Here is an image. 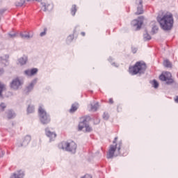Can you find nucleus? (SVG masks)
Instances as JSON below:
<instances>
[{
  "mask_svg": "<svg viewBox=\"0 0 178 178\" xmlns=\"http://www.w3.org/2000/svg\"><path fill=\"white\" fill-rule=\"evenodd\" d=\"M157 22L163 30L165 31L172 30L174 23L173 15L170 13H166L162 16L157 17Z\"/></svg>",
  "mask_w": 178,
  "mask_h": 178,
  "instance_id": "obj_1",
  "label": "nucleus"
},
{
  "mask_svg": "<svg viewBox=\"0 0 178 178\" xmlns=\"http://www.w3.org/2000/svg\"><path fill=\"white\" fill-rule=\"evenodd\" d=\"M118 143V137L114 138L113 144L110 145L108 152L107 153L108 159H112L115 156L120 155V148H122V142Z\"/></svg>",
  "mask_w": 178,
  "mask_h": 178,
  "instance_id": "obj_2",
  "label": "nucleus"
},
{
  "mask_svg": "<svg viewBox=\"0 0 178 178\" xmlns=\"http://www.w3.org/2000/svg\"><path fill=\"white\" fill-rule=\"evenodd\" d=\"M147 69V65L143 62H137L134 66L129 67V73L131 76H136V74H143L145 73Z\"/></svg>",
  "mask_w": 178,
  "mask_h": 178,
  "instance_id": "obj_3",
  "label": "nucleus"
},
{
  "mask_svg": "<svg viewBox=\"0 0 178 178\" xmlns=\"http://www.w3.org/2000/svg\"><path fill=\"white\" fill-rule=\"evenodd\" d=\"M58 147L60 149H63L64 151H67V152H71L72 154H76L77 149V144L74 141H64L59 144Z\"/></svg>",
  "mask_w": 178,
  "mask_h": 178,
  "instance_id": "obj_4",
  "label": "nucleus"
},
{
  "mask_svg": "<svg viewBox=\"0 0 178 178\" xmlns=\"http://www.w3.org/2000/svg\"><path fill=\"white\" fill-rule=\"evenodd\" d=\"M39 118L41 123L42 124H48L49 122H51V117L49 114L45 111V108H44L43 105H40L38 108Z\"/></svg>",
  "mask_w": 178,
  "mask_h": 178,
  "instance_id": "obj_5",
  "label": "nucleus"
},
{
  "mask_svg": "<svg viewBox=\"0 0 178 178\" xmlns=\"http://www.w3.org/2000/svg\"><path fill=\"white\" fill-rule=\"evenodd\" d=\"M23 84H24L23 79L19 76H17L13 78L10 82L9 87L13 91H19V90H20V88H22L23 86Z\"/></svg>",
  "mask_w": 178,
  "mask_h": 178,
  "instance_id": "obj_6",
  "label": "nucleus"
},
{
  "mask_svg": "<svg viewBox=\"0 0 178 178\" xmlns=\"http://www.w3.org/2000/svg\"><path fill=\"white\" fill-rule=\"evenodd\" d=\"M159 79L161 81H165L166 84H172V83H173V79H172V74H170V72H163L159 76Z\"/></svg>",
  "mask_w": 178,
  "mask_h": 178,
  "instance_id": "obj_7",
  "label": "nucleus"
},
{
  "mask_svg": "<svg viewBox=\"0 0 178 178\" xmlns=\"http://www.w3.org/2000/svg\"><path fill=\"white\" fill-rule=\"evenodd\" d=\"M143 22L144 17H139L138 19L133 20L131 24L134 30H140V29H141V26H143Z\"/></svg>",
  "mask_w": 178,
  "mask_h": 178,
  "instance_id": "obj_8",
  "label": "nucleus"
},
{
  "mask_svg": "<svg viewBox=\"0 0 178 178\" xmlns=\"http://www.w3.org/2000/svg\"><path fill=\"white\" fill-rule=\"evenodd\" d=\"M30 141H31V136L26 135L22 138V140L17 143V147L19 148H20V147H27V145L30 144Z\"/></svg>",
  "mask_w": 178,
  "mask_h": 178,
  "instance_id": "obj_9",
  "label": "nucleus"
},
{
  "mask_svg": "<svg viewBox=\"0 0 178 178\" xmlns=\"http://www.w3.org/2000/svg\"><path fill=\"white\" fill-rule=\"evenodd\" d=\"M83 129H85V131L87 133L92 131V128L90 127L86 120H83L82 122H80L79 124V130H83Z\"/></svg>",
  "mask_w": 178,
  "mask_h": 178,
  "instance_id": "obj_10",
  "label": "nucleus"
},
{
  "mask_svg": "<svg viewBox=\"0 0 178 178\" xmlns=\"http://www.w3.org/2000/svg\"><path fill=\"white\" fill-rule=\"evenodd\" d=\"M38 73V68L28 69L24 72V74L27 77H33Z\"/></svg>",
  "mask_w": 178,
  "mask_h": 178,
  "instance_id": "obj_11",
  "label": "nucleus"
},
{
  "mask_svg": "<svg viewBox=\"0 0 178 178\" xmlns=\"http://www.w3.org/2000/svg\"><path fill=\"white\" fill-rule=\"evenodd\" d=\"M41 5L44 12H47V10H52V9H54V4H52L51 1L42 2Z\"/></svg>",
  "mask_w": 178,
  "mask_h": 178,
  "instance_id": "obj_12",
  "label": "nucleus"
},
{
  "mask_svg": "<svg viewBox=\"0 0 178 178\" xmlns=\"http://www.w3.org/2000/svg\"><path fill=\"white\" fill-rule=\"evenodd\" d=\"M27 62H29V57L27 56H23L17 59V64L19 66H24V65H27Z\"/></svg>",
  "mask_w": 178,
  "mask_h": 178,
  "instance_id": "obj_13",
  "label": "nucleus"
},
{
  "mask_svg": "<svg viewBox=\"0 0 178 178\" xmlns=\"http://www.w3.org/2000/svg\"><path fill=\"white\" fill-rule=\"evenodd\" d=\"M45 131L46 136H47L49 138H50V141H54V140L56 138V133L51 131V129H49V128H47Z\"/></svg>",
  "mask_w": 178,
  "mask_h": 178,
  "instance_id": "obj_14",
  "label": "nucleus"
},
{
  "mask_svg": "<svg viewBox=\"0 0 178 178\" xmlns=\"http://www.w3.org/2000/svg\"><path fill=\"white\" fill-rule=\"evenodd\" d=\"M10 178H24V171L19 170L13 173Z\"/></svg>",
  "mask_w": 178,
  "mask_h": 178,
  "instance_id": "obj_15",
  "label": "nucleus"
},
{
  "mask_svg": "<svg viewBox=\"0 0 178 178\" xmlns=\"http://www.w3.org/2000/svg\"><path fill=\"white\" fill-rule=\"evenodd\" d=\"M37 81H38V79L37 78L31 81V82L26 87V92H31V90H34V86L37 84Z\"/></svg>",
  "mask_w": 178,
  "mask_h": 178,
  "instance_id": "obj_16",
  "label": "nucleus"
},
{
  "mask_svg": "<svg viewBox=\"0 0 178 178\" xmlns=\"http://www.w3.org/2000/svg\"><path fill=\"white\" fill-rule=\"evenodd\" d=\"M136 3L137 5L136 15H142L143 10V0H136Z\"/></svg>",
  "mask_w": 178,
  "mask_h": 178,
  "instance_id": "obj_17",
  "label": "nucleus"
},
{
  "mask_svg": "<svg viewBox=\"0 0 178 178\" xmlns=\"http://www.w3.org/2000/svg\"><path fill=\"white\" fill-rule=\"evenodd\" d=\"M20 36L23 40H29V38H33V34H31L30 33H21Z\"/></svg>",
  "mask_w": 178,
  "mask_h": 178,
  "instance_id": "obj_18",
  "label": "nucleus"
},
{
  "mask_svg": "<svg viewBox=\"0 0 178 178\" xmlns=\"http://www.w3.org/2000/svg\"><path fill=\"white\" fill-rule=\"evenodd\" d=\"M78 108H79V104L75 103V104L72 105V107L70 110V112L71 113H73L74 112H76V111H77Z\"/></svg>",
  "mask_w": 178,
  "mask_h": 178,
  "instance_id": "obj_19",
  "label": "nucleus"
},
{
  "mask_svg": "<svg viewBox=\"0 0 178 178\" xmlns=\"http://www.w3.org/2000/svg\"><path fill=\"white\" fill-rule=\"evenodd\" d=\"M6 90V86L2 83H0V97H2V92Z\"/></svg>",
  "mask_w": 178,
  "mask_h": 178,
  "instance_id": "obj_20",
  "label": "nucleus"
},
{
  "mask_svg": "<svg viewBox=\"0 0 178 178\" xmlns=\"http://www.w3.org/2000/svg\"><path fill=\"white\" fill-rule=\"evenodd\" d=\"M15 116H16V114H15V113L12 111H8L7 112V118L8 119H12L13 118H15Z\"/></svg>",
  "mask_w": 178,
  "mask_h": 178,
  "instance_id": "obj_21",
  "label": "nucleus"
},
{
  "mask_svg": "<svg viewBox=\"0 0 178 178\" xmlns=\"http://www.w3.org/2000/svg\"><path fill=\"white\" fill-rule=\"evenodd\" d=\"M99 108V104L98 103H95V104H90L91 111H95Z\"/></svg>",
  "mask_w": 178,
  "mask_h": 178,
  "instance_id": "obj_22",
  "label": "nucleus"
},
{
  "mask_svg": "<svg viewBox=\"0 0 178 178\" xmlns=\"http://www.w3.org/2000/svg\"><path fill=\"white\" fill-rule=\"evenodd\" d=\"M143 40L144 41H149V40H151V35L148 34V32H145L143 34Z\"/></svg>",
  "mask_w": 178,
  "mask_h": 178,
  "instance_id": "obj_23",
  "label": "nucleus"
},
{
  "mask_svg": "<svg viewBox=\"0 0 178 178\" xmlns=\"http://www.w3.org/2000/svg\"><path fill=\"white\" fill-rule=\"evenodd\" d=\"M28 113H33L34 112V106L33 104H29L27 108Z\"/></svg>",
  "mask_w": 178,
  "mask_h": 178,
  "instance_id": "obj_24",
  "label": "nucleus"
},
{
  "mask_svg": "<svg viewBox=\"0 0 178 178\" xmlns=\"http://www.w3.org/2000/svg\"><path fill=\"white\" fill-rule=\"evenodd\" d=\"M163 66H165V67H172V64L170 63V61L165 60L163 61Z\"/></svg>",
  "mask_w": 178,
  "mask_h": 178,
  "instance_id": "obj_25",
  "label": "nucleus"
},
{
  "mask_svg": "<svg viewBox=\"0 0 178 178\" xmlns=\"http://www.w3.org/2000/svg\"><path fill=\"white\" fill-rule=\"evenodd\" d=\"M76 12H77V8H76V5H73L71 8V13L72 16H74L76 15Z\"/></svg>",
  "mask_w": 178,
  "mask_h": 178,
  "instance_id": "obj_26",
  "label": "nucleus"
},
{
  "mask_svg": "<svg viewBox=\"0 0 178 178\" xmlns=\"http://www.w3.org/2000/svg\"><path fill=\"white\" fill-rule=\"evenodd\" d=\"M158 26H156V24H154L153 26H152V33L153 34H155L156 33H158Z\"/></svg>",
  "mask_w": 178,
  "mask_h": 178,
  "instance_id": "obj_27",
  "label": "nucleus"
},
{
  "mask_svg": "<svg viewBox=\"0 0 178 178\" xmlns=\"http://www.w3.org/2000/svg\"><path fill=\"white\" fill-rule=\"evenodd\" d=\"M8 59H9V56L6 55L3 57H0V62H8Z\"/></svg>",
  "mask_w": 178,
  "mask_h": 178,
  "instance_id": "obj_28",
  "label": "nucleus"
},
{
  "mask_svg": "<svg viewBox=\"0 0 178 178\" xmlns=\"http://www.w3.org/2000/svg\"><path fill=\"white\" fill-rule=\"evenodd\" d=\"M25 2H26V0H20L19 1H17L16 6H23Z\"/></svg>",
  "mask_w": 178,
  "mask_h": 178,
  "instance_id": "obj_29",
  "label": "nucleus"
},
{
  "mask_svg": "<svg viewBox=\"0 0 178 178\" xmlns=\"http://www.w3.org/2000/svg\"><path fill=\"white\" fill-rule=\"evenodd\" d=\"M152 86L154 87V88H158V87H159V83H158V81H156V80H153Z\"/></svg>",
  "mask_w": 178,
  "mask_h": 178,
  "instance_id": "obj_30",
  "label": "nucleus"
},
{
  "mask_svg": "<svg viewBox=\"0 0 178 178\" xmlns=\"http://www.w3.org/2000/svg\"><path fill=\"white\" fill-rule=\"evenodd\" d=\"M6 108V104H5V103L0 104V112H3Z\"/></svg>",
  "mask_w": 178,
  "mask_h": 178,
  "instance_id": "obj_31",
  "label": "nucleus"
},
{
  "mask_svg": "<svg viewBox=\"0 0 178 178\" xmlns=\"http://www.w3.org/2000/svg\"><path fill=\"white\" fill-rule=\"evenodd\" d=\"M74 38V36L73 35H70L67 38V41H68V42H70L71 41H73Z\"/></svg>",
  "mask_w": 178,
  "mask_h": 178,
  "instance_id": "obj_32",
  "label": "nucleus"
},
{
  "mask_svg": "<svg viewBox=\"0 0 178 178\" xmlns=\"http://www.w3.org/2000/svg\"><path fill=\"white\" fill-rule=\"evenodd\" d=\"M103 119H104V120H108L109 119V114H108V113H104L103 114Z\"/></svg>",
  "mask_w": 178,
  "mask_h": 178,
  "instance_id": "obj_33",
  "label": "nucleus"
},
{
  "mask_svg": "<svg viewBox=\"0 0 178 178\" xmlns=\"http://www.w3.org/2000/svg\"><path fill=\"white\" fill-rule=\"evenodd\" d=\"M4 155H5V151L2 150V149L0 148V158H3Z\"/></svg>",
  "mask_w": 178,
  "mask_h": 178,
  "instance_id": "obj_34",
  "label": "nucleus"
},
{
  "mask_svg": "<svg viewBox=\"0 0 178 178\" xmlns=\"http://www.w3.org/2000/svg\"><path fill=\"white\" fill-rule=\"evenodd\" d=\"M8 37L10 38H15V37H16V34L15 33H13V34L8 33Z\"/></svg>",
  "mask_w": 178,
  "mask_h": 178,
  "instance_id": "obj_35",
  "label": "nucleus"
},
{
  "mask_svg": "<svg viewBox=\"0 0 178 178\" xmlns=\"http://www.w3.org/2000/svg\"><path fill=\"white\" fill-rule=\"evenodd\" d=\"M131 51H132L133 54H136V52H137V48L136 47H132Z\"/></svg>",
  "mask_w": 178,
  "mask_h": 178,
  "instance_id": "obj_36",
  "label": "nucleus"
},
{
  "mask_svg": "<svg viewBox=\"0 0 178 178\" xmlns=\"http://www.w3.org/2000/svg\"><path fill=\"white\" fill-rule=\"evenodd\" d=\"M47 34V32L45 31H44L43 32L40 33V37H44V35H45Z\"/></svg>",
  "mask_w": 178,
  "mask_h": 178,
  "instance_id": "obj_37",
  "label": "nucleus"
},
{
  "mask_svg": "<svg viewBox=\"0 0 178 178\" xmlns=\"http://www.w3.org/2000/svg\"><path fill=\"white\" fill-rule=\"evenodd\" d=\"M3 73H5V70H3V69H0V76H2V74H3Z\"/></svg>",
  "mask_w": 178,
  "mask_h": 178,
  "instance_id": "obj_38",
  "label": "nucleus"
},
{
  "mask_svg": "<svg viewBox=\"0 0 178 178\" xmlns=\"http://www.w3.org/2000/svg\"><path fill=\"white\" fill-rule=\"evenodd\" d=\"M113 66H115V67H118V66H119V64H116V63H112Z\"/></svg>",
  "mask_w": 178,
  "mask_h": 178,
  "instance_id": "obj_39",
  "label": "nucleus"
},
{
  "mask_svg": "<svg viewBox=\"0 0 178 178\" xmlns=\"http://www.w3.org/2000/svg\"><path fill=\"white\" fill-rule=\"evenodd\" d=\"M109 104H113V99H109Z\"/></svg>",
  "mask_w": 178,
  "mask_h": 178,
  "instance_id": "obj_40",
  "label": "nucleus"
},
{
  "mask_svg": "<svg viewBox=\"0 0 178 178\" xmlns=\"http://www.w3.org/2000/svg\"><path fill=\"white\" fill-rule=\"evenodd\" d=\"M175 101L178 104V96L176 97V98L175 99Z\"/></svg>",
  "mask_w": 178,
  "mask_h": 178,
  "instance_id": "obj_41",
  "label": "nucleus"
},
{
  "mask_svg": "<svg viewBox=\"0 0 178 178\" xmlns=\"http://www.w3.org/2000/svg\"><path fill=\"white\" fill-rule=\"evenodd\" d=\"M81 35H83V37H84V35H86V33H84V32H81Z\"/></svg>",
  "mask_w": 178,
  "mask_h": 178,
  "instance_id": "obj_42",
  "label": "nucleus"
},
{
  "mask_svg": "<svg viewBox=\"0 0 178 178\" xmlns=\"http://www.w3.org/2000/svg\"><path fill=\"white\" fill-rule=\"evenodd\" d=\"M3 13V10H0V15H2Z\"/></svg>",
  "mask_w": 178,
  "mask_h": 178,
  "instance_id": "obj_43",
  "label": "nucleus"
},
{
  "mask_svg": "<svg viewBox=\"0 0 178 178\" xmlns=\"http://www.w3.org/2000/svg\"><path fill=\"white\" fill-rule=\"evenodd\" d=\"M108 60H109V62H111V60H112V58L110 57V58H108Z\"/></svg>",
  "mask_w": 178,
  "mask_h": 178,
  "instance_id": "obj_44",
  "label": "nucleus"
},
{
  "mask_svg": "<svg viewBox=\"0 0 178 178\" xmlns=\"http://www.w3.org/2000/svg\"><path fill=\"white\" fill-rule=\"evenodd\" d=\"M28 2H30V1H31V0H26Z\"/></svg>",
  "mask_w": 178,
  "mask_h": 178,
  "instance_id": "obj_45",
  "label": "nucleus"
}]
</instances>
